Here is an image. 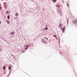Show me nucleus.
<instances>
[{"instance_id":"nucleus-1","label":"nucleus","mask_w":77,"mask_h":77,"mask_svg":"<svg viewBox=\"0 0 77 77\" xmlns=\"http://www.w3.org/2000/svg\"><path fill=\"white\" fill-rule=\"evenodd\" d=\"M42 42L45 43V44H47V42H45V39H43L42 40Z\"/></svg>"},{"instance_id":"nucleus-2","label":"nucleus","mask_w":77,"mask_h":77,"mask_svg":"<svg viewBox=\"0 0 77 77\" xmlns=\"http://www.w3.org/2000/svg\"><path fill=\"white\" fill-rule=\"evenodd\" d=\"M48 27H47V25H46V27L45 28H44L43 29V30L45 31V30H48Z\"/></svg>"},{"instance_id":"nucleus-3","label":"nucleus","mask_w":77,"mask_h":77,"mask_svg":"<svg viewBox=\"0 0 77 77\" xmlns=\"http://www.w3.org/2000/svg\"><path fill=\"white\" fill-rule=\"evenodd\" d=\"M60 12V9H57V12L58 14H59V12Z\"/></svg>"},{"instance_id":"nucleus-4","label":"nucleus","mask_w":77,"mask_h":77,"mask_svg":"<svg viewBox=\"0 0 77 77\" xmlns=\"http://www.w3.org/2000/svg\"><path fill=\"white\" fill-rule=\"evenodd\" d=\"M73 23H77V20H75V21H72Z\"/></svg>"},{"instance_id":"nucleus-5","label":"nucleus","mask_w":77,"mask_h":77,"mask_svg":"<svg viewBox=\"0 0 77 77\" xmlns=\"http://www.w3.org/2000/svg\"><path fill=\"white\" fill-rule=\"evenodd\" d=\"M6 66H3V69L4 70H5V69H6Z\"/></svg>"},{"instance_id":"nucleus-6","label":"nucleus","mask_w":77,"mask_h":77,"mask_svg":"<svg viewBox=\"0 0 77 77\" xmlns=\"http://www.w3.org/2000/svg\"><path fill=\"white\" fill-rule=\"evenodd\" d=\"M7 18L8 20H9L10 19V16L9 15H8Z\"/></svg>"},{"instance_id":"nucleus-7","label":"nucleus","mask_w":77,"mask_h":77,"mask_svg":"<svg viewBox=\"0 0 77 77\" xmlns=\"http://www.w3.org/2000/svg\"><path fill=\"white\" fill-rule=\"evenodd\" d=\"M62 24H60L59 26V27H62Z\"/></svg>"},{"instance_id":"nucleus-8","label":"nucleus","mask_w":77,"mask_h":77,"mask_svg":"<svg viewBox=\"0 0 77 77\" xmlns=\"http://www.w3.org/2000/svg\"><path fill=\"white\" fill-rule=\"evenodd\" d=\"M6 14H9V11H7L6 12Z\"/></svg>"},{"instance_id":"nucleus-9","label":"nucleus","mask_w":77,"mask_h":77,"mask_svg":"<svg viewBox=\"0 0 77 77\" xmlns=\"http://www.w3.org/2000/svg\"><path fill=\"white\" fill-rule=\"evenodd\" d=\"M16 16H18L19 15V14L18 13H17L15 14Z\"/></svg>"},{"instance_id":"nucleus-10","label":"nucleus","mask_w":77,"mask_h":77,"mask_svg":"<svg viewBox=\"0 0 77 77\" xmlns=\"http://www.w3.org/2000/svg\"><path fill=\"white\" fill-rule=\"evenodd\" d=\"M69 19H67V26H68V20H69Z\"/></svg>"},{"instance_id":"nucleus-11","label":"nucleus","mask_w":77,"mask_h":77,"mask_svg":"<svg viewBox=\"0 0 77 77\" xmlns=\"http://www.w3.org/2000/svg\"><path fill=\"white\" fill-rule=\"evenodd\" d=\"M52 2H56V0H52Z\"/></svg>"},{"instance_id":"nucleus-12","label":"nucleus","mask_w":77,"mask_h":77,"mask_svg":"<svg viewBox=\"0 0 77 77\" xmlns=\"http://www.w3.org/2000/svg\"><path fill=\"white\" fill-rule=\"evenodd\" d=\"M8 69L9 70H10L11 68V66H10L9 67H8Z\"/></svg>"},{"instance_id":"nucleus-13","label":"nucleus","mask_w":77,"mask_h":77,"mask_svg":"<svg viewBox=\"0 0 77 77\" xmlns=\"http://www.w3.org/2000/svg\"><path fill=\"white\" fill-rule=\"evenodd\" d=\"M53 36L55 37V38H57V37H56V36L55 35H53Z\"/></svg>"},{"instance_id":"nucleus-14","label":"nucleus","mask_w":77,"mask_h":77,"mask_svg":"<svg viewBox=\"0 0 77 77\" xmlns=\"http://www.w3.org/2000/svg\"><path fill=\"white\" fill-rule=\"evenodd\" d=\"M29 45H27L26 46V48H29Z\"/></svg>"},{"instance_id":"nucleus-15","label":"nucleus","mask_w":77,"mask_h":77,"mask_svg":"<svg viewBox=\"0 0 77 77\" xmlns=\"http://www.w3.org/2000/svg\"><path fill=\"white\" fill-rule=\"evenodd\" d=\"M7 23H8V24H9L10 23V22L9 20H8L7 21Z\"/></svg>"},{"instance_id":"nucleus-16","label":"nucleus","mask_w":77,"mask_h":77,"mask_svg":"<svg viewBox=\"0 0 77 77\" xmlns=\"http://www.w3.org/2000/svg\"><path fill=\"white\" fill-rule=\"evenodd\" d=\"M11 35H13V34H14V32H13L11 33Z\"/></svg>"},{"instance_id":"nucleus-17","label":"nucleus","mask_w":77,"mask_h":77,"mask_svg":"<svg viewBox=\"0 0 77 77\" xmlns=\"http://www.w3.org/2000/svg\"><path fill=\"white\" fill-rule=\"evenodd\" d=\"M60 15H62V14L61 12L60 13Z\"/></svg>"},{"instance_id":"nucleus-18","label":"nucleus","mask_w":77,"mask_h":77,"mask_svg":"<svg viewBox=\"0 0 77 77\" xmlns=\"http://www.w3.org/2000/svg\"><path fill=\"white\" fill-rule=\"evenodd\" d=\"M44 38H45V39H47V40H48V38L47 37H45Z\"/></svg>"},{"instance_id":"nucleus-19","label":"nucleus","mask_w":77,"mask_h":77,"mask_svg":"<svg viewBox=\"0 0 77 77\" xmlns=\"http://www.w3.org/2000/svg\"><path fill=\"white\" fill-rule=\"evenodd\" d=\"M58 8H60V5H58Z\"/></svg>"},{"instance_id":"nucleus-20","label":"nucleus","mask_w":77,"mask_h":77,"mask_svg":"<svg viewBox=\"0 0 77 77\" xmlns=\"http://www.w3.org/2000/svg\"><path fill=\"white\" fill-rule=\"evenodd\" d=\"M62 2L63 3H64V2H65V1H64L63 0H62Z\"/></svg>"},{"instance_id":"nucleus-21","label":"nucleus","mask_w":77,"mask_h":77,"mask_svg":"<svg viewBox=\"0 0 77 77\" xmlns=\"http://www.w3.org/2000/svg\"><path fill=\"white\" fill-rule=\"evenodd\" d=\"M5 9H6V8H7V6L6 5L5 6Z\"/></svg>"},{"instance_id":"nucleus-22","label":"nucleus","mask_w":77,"mask_h":77,"mask_svg":"<svg viewBox=\"0 0 77 77\" xmlns=\"http://www.w3.org/2000/svg\"><path fill=\"white\" fill-rule=\"evenodd\" d=\"M67 4L68 6V7H69V4H68V3H67Z\"/></svg>"},{"instance_id":"nucleus-23","label":"nucleus","mask_w":77,"mask_h":77,"mask_svg":"<svg viewBox=\"0 0 77 77\" xmlns=\"http://www.w3.org/2000/svg\"><path fill=\"white\" fill-rule=\"evenodd\" d=\"M63 30H65V28H64V27H63Z\"/></svg>"},{"instance_id":"nucleus-24","label":"nucleus","mask_w":77,"mask_h":77,"mask_svg":"<svg viewBox=\"0 0 77 77\" xmlns=\"http://www.w3.org/2000/svg\"><path fill=\"white\" fill-rule=\"evenodd\" d=\"M64 31H65V30H63V32H64Z\"/></svg>"},{"instance_id":"nucleus-25","label":"nucleus","mask_w":77,"mask_h":77,"mask_svg":"<svg viewBox=\"0 0 77 77\" xmlns=\"http://www.w3.org/2000/svg\"><path fill=\"white\" fill-rule=\"evenodd\" d=\"M56 7H57V8H58V5H56Z\"/></svg>"},{"instance_id":"nucleus-26","label":"nucleus","mask_w":77,"mask_h":77,"mask_svg":"<svg viewBox=\"0 0 77 77\" xmlns=\"http://www.w3.org/2000/svg\"><path fill=\"white\" fill-rule=\"evenodd\" d=\"M0 9H2V7H1V6H0Z\"/></svg>"},{"instance_id":"nucleus-27","label":"nucleus","mask_w":77,"mask_h":77,"mask_svg":"<svg viewBox=\"0 0 77 77\" xmlns=\"http://www.w3.org/2000/svg\"><path fill=\"white\" fill-rule=\"evenodd\" d=\"M61 29L62 30H63V27H61Z\"/></svg>"},{"instance_id":"nucleus-28","label":"nucleus","mask_w":77,"mask_h":77,"mask_svg":"<svg viewBox=\"0 0 77 77\" xmlns=\"http://www.w3.org/2000/svg\"><path fill=\"white\" fill-rule=\"evenodd\" d=\"M27 48H25V50H27Z\"/></svg>"},{"instance_id":"nucleus-29","label":"nucleus","mask_w":77,"mask_h":77,"mask_svg":"<svg viewBox=\"0 0 77 77\" xmlns=\"http://www.w3.org/2000/svg\"><path fill=\"white\" fill-rule=\"evenodd\" d=\"M74 24H75V25H77V23H74Z\"/></svg>"},{"instance_id":"nucleus-30","label":"nucleus","mask_w":77,"mask_h":77,"mask_svg":"<svg viewBox=\"0 0 77 77\" xmlns=\"http://www.w3.org/2000/svg\"><path fill=\"white\" fill-rule=\"evenodd\" d=\"M30 44H31V43L29 45V46H30Z\"/></svg>"},{"instance_id":"nucleus-31","label":"nucleus","mask_w":77,"mask_h":77,"mask_svg":"<svg viewBox=\"0 0 77 77\" xmlns=\"http://www.w3.org/2000/svg\"><path fill=\"white\" fill-rule=\"evenodd\" d=\"M24 52H25V51H22V53H24Z\"/></svg>"},{"instance_id":"nucleus-32","label":"nucleus","mask_w":77,"mask_h":77,"mask_svg":"<svg viewBox=\"0 0 77 77\" xmlns=\"http://www.w3.org/2000/svg\"><path fill=\"white\" fill-rule=\"evenodd\" d=\"M10 74H11V71H10V72H9V75Z\"/></svg>"},{"instance_id":"nucleus-33","label":"nucleus","mask_w":77,"mask_h":77,"mask_svg":"<svg viewBox=\"0 0 77 77\" xmlns=\"http://www.w3.org/2000/svg\"><path fill=\"white\" fill-rule=\"evenodd\" d=\"M57 38V39H58V38H57H57Z\"/></svg>"},{"instance_id":"nucleus-34","label":"nucleus","mask_w":77,"mask_h":77,"mask_svg":"<svg viewBox=\"0 0 77 77\" xmlns=\"http://www.w3.org/2000/svg\"><path fill=\"white\" fill-rule=\"evenodd\" d=\"M2 23V22H1V21H0V24H1Z\"/></svg>"},{"instance_id":"nucleus-35","label":"nucleus","mask_w":77,"mask_h":77,"mask_svg":"<svg viewBox=\"0 0 77 77\" xmlns=\"http://www.w3.org/2000/svg\"><path fill=\"white\" fill-rule=\"evenodd\" d=\"M11 55H12V56H13V54H11Z\"/></svg>"},{"instance_id":"nucleus-36","label":"nucleus","mask_w":77,"mask_h":77,"mask_svg":"<svg viewBox=\"0 0 77 77\" xmlns=\"http://www.w3.org/2000/svg\"><path fill=\"white\" fill-rule=\"evenodd\" d=\"M26 45H25V46H24V47H26Z\"/></svg>"},{"instance_id":"nucleus-37","label":"nucleus","mask_w":77,"mask_h":77,"mask_svg":"<svg viewBox=\"0 0 77 77\" xmlns=\"http://www.w3.org/2000/svg\"><path fill=\"white\" fill-rule=\"evenodd\" d=\"M6 5H4V6H5Z\"/></svg>"},{"instance_id":"nucleus-38","label":"nucleus","mask_w":77,"mask_h":77,"mask_svg":"<svg viewBox=\"0 0 77 77\" xmlns=\"http://www.w3.org/2000/svg\"><path fill=\"white\" fill-rule=\"evenodd\" d=\"M0 6H1V4H0Z\"/></svg>"},{"instance_id":"nucleus-39","label":"nucleus","mask_w":77,"mask_h":77,"mask_svg":"<svg viewBox=\"0 0 77 77\" xmlns=\"http://www.w3.org/2000/svg\"><path fill=\"white\" fill-rule=\"evenodd\" d=\"M64 28H65V26H64Z\"/></svg>"},{"instance_id":"nucleus-40","label":"nucleus","mask_w":77,"mask_h":77,"mask_svg":"<svg viewBox=\"0 0 77 77\" xmlns=\"http://www.w3.org/2000/svg\"><path fill=\"white\" fill-rule=\"evenodd\" d=\"M8 76H9V75H8Z\"/></svg>"},{"instance_id":"nucleus-41","label":"nucleus","mask_w":77,"mask_h":77,"mask_svg":"<svg viewBox=\"0 0 77 77\" xmlns=\"http://www.w3.org/2000/svg\"><path fill=\"white\" fill-rule=\"evenodd\" d=\"M0 51H1V49H0Z\"/></svg>"},{"instance_id":"nucleus-42","label":"nucleus","mask_w":77,"mask_h":77,"mask_svg":"<svg viewBox=\"0 0 77 77\" xmlns=\"http://www.w3.org/2000/svg\"><path fill=\"white\" fill-rule=\"evenodd\" d=\"M60 53L62 54V53L61 52H60Z\"/></svg>"},{"instance_id":"nucleus-43","label":"nucleus","mask_w":77,"mask_h":77,"mask_svg":"<svg viewBox=\"0 0 77 77\" xmlns=\"http://www.w3.org/2000/svg\"><path fill=\"white\" fill-rule=\"evenodd\" d=\"M59 42H60V41H59Z\"/></svg>"},{"instance_id":"nucleus-44","label":"nucleus","mask_w":77,"mask_h":77,"mask_svg":"<svg viewBox=\"0 0 77 77\" xmlns=\"http://www.w3.org/2000/svg\"><path fill=\"white\" fill-rule=\"evenodd\" d=\"M5 73H6V72H5Z\"/></svg>"}]
</instances>
